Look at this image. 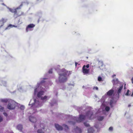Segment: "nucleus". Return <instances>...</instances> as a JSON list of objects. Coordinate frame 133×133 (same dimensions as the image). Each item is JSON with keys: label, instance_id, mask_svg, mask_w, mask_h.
Returning <instances> with one entry per match:
<instances>
[{"label": "nucleus", "instance_id": "f257e3e1", "mask_svg": "<svg viewBox=\"0 0 133 133\" xmlns=\"http://www.w3.org/2000/svg\"><path fill=\"white\" fill-rule=\"evenodd\" d=\"M45 82L43 80L41 81L40 83H38L34 90V95H37L38 97L40 98L41 101L39 102L37 99H35L33 98L31 100L29 104V105H31L32 108L33 109L35 112L37 110L36 108L42 106L43 104L49 98V97L46 96H43L44 93L43 90H45V88H46L44 84Z\"/></svg>", "mask_w": 133, "mask_h": 133}, {"label": "nucleus", "instance_id": "f03ea898", "mask_svg": "<svg viewBox=\"0 0 133 133\" xmlns=\"http://www.w3.org/2000/svg\"><path fill=\"white\" fill-rule=\"evenodd\" d=\"M94 111L92 110L91 109H90L88 111L85 116L80 115L79 118L75 117H72L74 121H69V123L71 124L74 125L76 122L79 123L83 121L85 119H91L93 118L94 117L96 116H95L94 114Z\"/></svg>", "mask_w": 133, "mask_h": 133}, {"label": "nucleus", "instance_id": "7ed1b4c3", "mask_svg": "<svg viewBox=\"0 0 133 133\" xmlns=\"http://www.w3.org/2000/svg\"><path fill=\"white\" fill-rule=\"evenodd\" d=\"M70 74V71H68L64 69H61L59 73L58 79H56V81L57 83L66 82L67 80V76Z\"/></svg>", "mask_w": 133, "mask_h": 133}, {"label": "nucleus", "instance_id": "20e7f679", "mask_svg": "<svg viewBox=\"0 0 133 133\" xmlns=\"http://www.w3.org/2000/svg\"><path fill=\"white\" fill-rule=\"evenodd\" d=\"M8 103V108L10 110L14 109L16 105V103L11 99L9 100Z\"/></svg>", "mask_w": 133, "mask_h": 133}, {"label": "nucleus", "instance_id": "39448f33", "mask_svg": "<svg viewBox=\"0 0 133 133\" xmlns=\"http://www.w3.org/2000/svg\"><path fill=\"white\" fill-rule=\"evenodd\" d=\"M123 84L120 85L119 87L115 91V93L118 98H119V94L123 88Z\"/></svg>", "mask_w": 133, "mask_h": 133}, {"label": "nucleus", "instance_id": "423d86ee", "mask_svg": "<svg viewBox=\"0 0 133 133\" xmlns=\"http://www.w3.org/2000/svg\"><path fill=\"white\" fill-rule=\"evenodd\" d=\"M112 82L113 85V88L114 89V88H116L115 86L118 84H119L120 83L118 79L117 78L116 79H114L112 80Z\"/></svg>", "mask_w": 133, "mask_h": 133}, {"label": "nucleus", "instance_id": "0eeeda50", "mask_svg": "<svg viewBox=\"0 0 133 133\" xmlns=\"http://www.w3.org/2000/svg\"><path fill=\"white\" fill-rule=\"evenodd\" d=\"M35 26V25L33 24H30L27 26L26 28V31L28 32L29 31H31L32 30L31 28L34 27Z\"/></svg>", "mask_w": 133, "mask_h": 133}, {"label": "nucleus", "instance_id": "6e6552de", "mask_svg": "<svg viewBox=\"0 0 133 133\" xmlns=\"http://www.w3.org/2000/svg\"><path fill=\"white\" fill-rule=\"evenodd\" d=\"M29 121L32 123H35L37 121V119L36 118L32 115L30 116L29 117Z\"/></svg>", "mask_w": 133, "mask_h": 133}, {"label": "nucleus", "instance_id": "1a4fd4ad", "mask_svg": "<svg viewBox=\"0 0 133 133\" xmlns=\"http://www.w3.org/2000/svg\"><path fill=\"white\" fill-rule=\"evenodd\" d=\"M22 6V4L20 6L17 7L16 9H11L10 8H8L9 9L10 11L12 12H14L15 14L17 13L16 10L18 9H20L21 8V7Z\"/></svg>", "mask_w": 133, "mask_h": 133}, {"label": "nucleus", "instance_id": "9d476101", "mask_svg": "<svg viewBox=\"0 0 133 133\" xmlns=\"http://www.w3.org/2000/svg\"><path fill=\"white\" fill-rule=\"evenodd\" d=\"M55 127L56 130L59 131L62 130L63 127L57 124H55Z\"/></svg>", "mask_w": 133, "mask_h": 133}, {"label": "nucleus", "instance_id": "9b49d317", "mask_svg": "<svg viewBox=\"0 0 133 133\" xmlns=\"http://www.w3.org/2000/svg\"><path fill=\"white\" fill-rule=\"evenodd\" d=\"M82 72L84 74H87L89 72V70L85 68V65H84L83 67Z\"/></svg>", "mask_w": 133, "mask_h": 133}, {"label": "nucleus", "instance_id": "f8f14e48", "mask_svg": "<svg viewBox=\"0 0 133 133\" xmlns=\"http://www.w3.org/2000/svg\"><path fill=\"white\" fill-rule=\"evenodd\" d=\"M17 129L19 130L20 131L23 133L22 131V130L23 129V125L21 124H18L17 126Z\"/></svg>", "mask_w": 133, "mask_h": 133}, {"label": "nucleus", "instance_id": "ddd939ff", "mask_svg": "<svg viewBox=\"0 0 133 133\" xmlns=\"http://www.w3.org/2000/svg\"><path fill=\"white\" fill-rule=\"evenodd\" d=\"M74 131L76 133H81L82 132L81 129L77 127H76L74 129Z\"/></svg>", "mask_w": 133, "mask_h": 133}, {"label": "nucleus", "instance_id": "4468645a", "mask_svg": "<svg viewBox=\"0 0 133 133\" xmlns=\"http://www.w3.org/2000/svg\"><path fill=\"white\" fill-rule=\"evenodd\" d=\"M114 92V91L112 89L110 90L107 92V94L105 95L108 96H112Z\"/></svg>", "mask_w": 133, "mask_h": 133}, {"label": "nucleus", "instance_id": "2eb2a0df", "mask_svg": "<svg viewBox=\"0 0 133 133\" xmlns=\"http://www.w3.org/2000/svg\"><path fill=\"white\" fill-rule=\"evenodd\" d=\"M7 20V19H4L3 18H2V19L0 21V24H2V25H1V26L0 27H1L3 25V24Z\"/></svg>", "mask_w": 133, "mask_h": 133}, {"label": "nucleus", "instance_id": "dca6fc26", "mask_svg": "<svg viewBox=\"0 0 133 133\" xmlns=\"http://www.w3.org/2000/svg\"><path fill=\"white\" fill-rule=\"evenodd\" d=\"M57 101L56 99H53L51 101V102L50 103V104L51 106H52L53 105L56 104V103Z\"/></svg>", "mask_w": 133, "mask_h": 133}, {"label": "nucleus", "instance_id": "f3484780", "mask_svg": "<svg viewBox=\"0 0 133 133\" xmlns=\"http://www.w3.org/2000/svg\"><path fill=\"white\" fill-rule=\"evenodd\" d=\"M94 131L93 128L92 127L89 128L88 129V133H92Z\"/></svg>", "mask_w": 133, "mask_h": 133}, {"label": "nucleus", "instance_id": "a211bd4d", "mask_svg": "<svg viewBox=\"0 0 133 133\" xmlns=\"http://www.w3.org/2000/svg\"><path fill=\"white\" fill-rule=\"evenodd\" d=\"M63 128L66 131H67L69 129V128L67 125L65 124H63Z\"/></svg>", "mask_w": 133, "mask_h": 133}, {"label": "nucleus", "instance_id": "6ab92c4d", "mask_svg": "<svg viewBox=\"0 0 133 133\" xmlns=\"http://www.w3.org/2000/svg\"><path fill=\"white\" fill-rule=\"evenodd\" d=\"M17 26H15V25H12V24H10L6 28H5V29H9V28H12L13 27H17Z\"/></svg>", "mask_w": 133, "mask_h": 133}, {"label": "nucleus", "instance_id": "aec40b11", "mask_svg": "<svg viewBox=\"0 0 133 133\" xmlns=\"http://www.w3.org/2000/svg\"><path fill=\"white\" fill-rule=\"evenodd\" d=\"M2 84H1V85H3L5 87H6L7 86V83L6 81H2Z\"/></svg>", "mask_w": 133, "mask_h": 133}, {"label": "nucleus", "instance_id": "412c9836", "mask_svg": "<svg viewBox=\"0 0 133 133\" xmlns=\"http://www.w3.org/2000/svg\"><path fill=\"white\" fill-rule=\"evenodd\" d=\"M114 102V99L113 98H111V99L110 101V106L112 107L113 106L112 104H113V103Z\"/></svg>", "mask_w": 133, "mask_h": 133}, {"label": "nucleus", "instance_id": "4be33fe9", "mask_svg": "<svg viewBox=\"0 0 133 133\" xmlns=\"http://www.w3.org/2000/svg\"><path fill=\"white\" fill-rule=\"evenodd\" d=\"M9 99H1V101L3 102L6 103L8 102Z\"/></svg>", "mask_w": 133, "mask_h": 133}, {"label": "nucleus", "instance_id": "5701e85b", "mask_svg": "<svg viewBox=\"0 0 133 133\" xmlns=\"http://www.w3.org/2000/svg\"><path fill=\"white\" fill-rule=\"evenodd\" d=\"M104 119L103 116H99L97 117V119L99 121H101Z\"/></svg>", "mask_w": 133, "mask_h": 133}, {"label": "nucleus", "instance_id": "b1692460", "mask_svg": "<svg viewBox=\"0 0 133 133\" xmlns=\"http://www.w3.org/2000/svg\"><path fill=\"white\" fill-rule=\"evenodd\" d=\"M38 133H44L43 131L41 129H39L37 131Z\"/></svg>", "mask_w": 133, "mask_h": 133}, {"label": "nucleus", "instance_id": "393cba45", "mask_svg": "<svg viewBox=\"0 0 133 133\" xmlns=\"http://www.w3.org/2000/svg\"><path fill=\"white\" fill-rule=\"evenodd\" d=\"M84 125H85V126L87 127H88L90 126L89 124L88 123H87V122H84Z\"/></svg>", "mask_w": 133, "mask_h": 133}, {"label": "nucleus", "instance_id": "a878e982", "mask_svg": "<svg viewBox=\"0 0 133 133\" xmlns=\"http://www.w3.org/2000/svg\"><path fill=\"white\" fill-rule=\"evenodd\" d=\"M99 124H100L97 123L95 125V126L96 128L98 129L99 128L98 126Z\"/></svg>", "mask_w": 133, "mask_h": 133}, {"label": "nucleus", "instance_id": "bb28decb", "mask_svg": "<svg viewBox=\"0 0 133 133\" xmlns=\"http://www.w3.org/2000/svg\"><path fill=\"white\" fill-rule=\"evenodd\" d=\"M105 109L106 111H108L110 110V108L109 107H106Z\"/></svg>", "mask_w": 133, "mask_h": 133}, {"label": "nucleus", "instance_id": "cd10ccee", "mask_svg": "<svg viewBox=\"0 0 133 133\" xmlns=\"http://www.w3.org/2000/svg\"><path fill=\"white\" fill-rule=\"evenodd\" d=\"M4 109V108L0 105V111H2Z\"/></svg>", "mask_w": 133, "mask_h": 133}, {"label": "nucleus", "instance_id": "c85d7f7f", "mask_svg": "<svg viewBox=\"0 0 133 133\" xmlns=\"http://www.w3.org/2000/svg\"><path fill=\"white\" fill-rule=\"evenodd\" d=\"M130 90H128L127 92L125 94L126 96H129L130 95L129 94V93L130 92Z\"/></svg>", "mask_w": 133, "mask_h": 133}, {"label": "nucleus", "instance_id": "c756f323", "mask_svg": "<svg viewBox=\"0 0 133 133\" xmlns=\"http://www.w3.org/2000/svg\"><path fill=\"white\" fill-rule=\"evenodd\" d=\"M102 78L100 77H99L98 78V80L99 81H102Z\"/></svg>", "mask_w": 133, "mask_h": 133}, {"label": "nucleus", "instance_id": "7c9ffc66", "mask_svg": "<svg viewBox=\"0 0 133 133\" xmlns=\"http://www.w3.org/2000/svg\"><path fill=\"white\" fill-rule=\"evenodd\" d=\"M20 108L21 109H22V110H23L24 109V106H23V105H21L20 107Z\"/></svg>", "mask_w": 133, "mask_h": 133}, {"label": "nucleus", "instance_id": "2f4dec72", "mask_svg": "<svg viewBox=\"0 0 133 133\" xmlns=\"http://www.w3.org/2000/svg\"><path fill=\"white\" fill-rule=\"evenodd\" d=\"M3 120V118L1 116H0V122H2V121Z\"/></svg>", "mask_w": 133, "mask_h": 133}, {"label": "nucleus", "instance_id": "473e14b6", "mask_svg": "<svg viewBox=\"0 0 133 133\" xmlns=\"http://www.w3.org/2000/svg\"><path fill=\"white\" fill-rule=\"evenodd\" d=\"M22 87H20L19 88H18V90H19V91L21 92L22 91Z\"/></svg>", "mask_w": 133, "mask_h": 133}, {"label": "nucleus", "instance_id": "72a5a7b5", "mask_svg": "<svg viewBox=\"0 0 133 133\" xmlns=\"http://www.w3.org/2000/svg\"><path fill=\"white\" fill-rule=\"evenodd\" d=\"M113 128L112 127H110L109 128V130L110 131H112L113 130Z\"/></svg>", "mask_w": 133, "mask_h": 133}, {"label": "nucleus", "instance_id": "f704fd0d", "mask_svg": "<svg viewBox=\"0 0 133 133\" xmlns=\"http://www.w3.org/2000/svg\"><path fill=\"white\" fill-rule=\"evenodd\" d=\"M48 72L49 74H51L52 73V69H50V70Z\"/></svg>", "mask_w": 133, "mask_h": 133}, {"label": "nucleus", "instance_id": "c9c22d12", "mask_svg": "<svg viewBox=\"0 0 133 133\" xmlns=\"http://www.w3.org/2000/svg\"><path fill=\"white\" fill-rule=\"evenodd\" d=\"M98 88L97 87H94V89H96V90H98Z\"/></svg>", "mask_w": 133, "mask_h": 133}, {"label": "nucleus", "instance_id": "e433bc0d", "mask_svg": "<svg viewBox=\"0 0 133 133\" xmlns=\"http://www.w3.org/2000/svg\"><path fill=\"white\" fill-rule=\"evenodd\" d=\"M89 67V64H88L86 66H85V68H88Z\"/></svg>", "mask_w": 133, "mask_h": 133}, {"label": "nucleus", "instance_id": "4c0bfd02", "mask_svg": "<svg viewBox=\"0 0 133 133\" xmlns=\"http://www.w3.org/2000/svg\"><path fill=\"white\" fill-rule=\"evenodd\" d=\"M3 114L5 116H7V114L6 113L4 112L3 113Z\"/></svg>", "mask_w": 133, "mask_h": 133}, {"label": "nucleus", "instance_id": "58836bf2", "mask_svg": "<svg viewBox=\"0 0 133 133\" xmlns=\"http://www.w3.org/2000/svg\"><path fill=\"white\" fill-rule=\"evenodd\" d=\"M131 80L132 81V83L133 84V77L131 79Z\"/></svg>", "mask_w": 133, "mask_h": 133}, {"label": "nucleus", "instance_id": "ea45409f", "mask_svg": "<svg viewBox=\"0 0 133 133\" xmlns=\"http://www.w3.org/2000/svg\"><path fill=\"white\" fill-rule=\"evenodd\" d=\"M78 63L77 62H75V66H77V64Z\"/></svg>", "mask_w": 133, "mask_h": 133}, {"label": "nucleus", "instance_id": "a19ab883", "mask_svg": "<svg viewBox=\"0 0 133 133\" xmlns=\"http://www.w3.org/2000/svg\"><path fill=\"white\" fill-rule=\"evenodd\" d=\"M69 85L70 86V85H72L73 86H74V85H73V84H70Z\"/></svg>", "mask_w": 133, "mask_h": 133}, {"label": "nucleus", "instance_id": "79ce46f5", "mask_svg": "<svg viewBox=\"0 0 133 133\" xmlns=\"http://www.w3.org/2000/svg\"><path fill=\"white\" fill-rule=\"evenodd\" d=\"M115 76H116V75H115V74L114 75L112 76V77H115Z\"/></svg>", "mask_w": 133, "mask_h": 133}, {"label": "nucleus", "instance_id": "37998d69", "mask_svg": "<svg viewBox=\"0 0 133 133\" xmlns=\"http://www.w3.org/2000/svg\"><path fill=\"white\" fill-rule=\"evenodd\" d=\"M125 84L124 87V89H126V87H125Z\"/></svg>", "mask_w": 133, "mask_h": 133}, {"label": "nucleus", "instance_id": "c03bdc74", "mask_svg": "<svg viewBox=\"0 0 133 133\" xmlns=\"http://www.w3.org/2000/svg\"><path fill=\"white\" fill-rule=\"evenodd\" d=\"M130 106H131V105H130V104L129 105H128V107H130Z\"/></svg>", "mask_w": 133, "mask_h": 133}, {"label": "nucleus", "instance_id": "a18cd8bd", "mask_svg": "<svg viewBox=\"0 0 133 133\" xmlns=\"http://www.w3.org/2000/svg\"><path fill=\"white\" fill-rule=\"evenodd\" d=\"M103 105H104V103H103L102 104V106H103Z\"/></svg>", "mask_w": 133, "mask_h": 133}, {"label": "nucleus", "instance_id": "49530a36", "mask_svg": "<svg viewBox=\"0 0 133 133\" xmlns=\"http://www.w3.org/2000/svg\"><path fill=\"white\" fill-rule=\"evenodd\" d=\"M34 127L35 128L36 127V126L35 125H34Z\"/></svg>", "mask_w": 133, "mask_h": 133}, {"label": "nucleus", "instance_id": "de8ad7c7", "mask_svg": "<svg viewBox=\"0 0 133 133\" xmlns=\"http://www.w3.org/2000/svg\"><path fill=\"white\" fill-rule=\"evenodd\" d=\"M39 21V20H38V23Z\"/></svg>", "mask_w": 133, "mask_h": 133}, {"label": "nucleus", "instance_id": "09e8293b", "mask_svg": "<svg viewBox=\"0 0 133 133\" xmlns=\"http://www.w3.org/2000/svg\"><path fill=\"white\" fill-rule=\"evenodd\" d=\"M70 116H69V117H68V118H70Z\"/></svg>", "mask_w": 133, "mask_h": 133}, {"label": "nucleus", "instance_id": "8fccbe9b", "mask_svg": "<svg viewBox=\"0 0 133 133\" xmlns=\"http://www.w3.org/2000/svg\"><path fill=\"white\" fill-rule=\"evenodd\" d=\"M84 86H83V88H84Z\"/></svg>", "mask_w": 133, "mask_h": 133}, {"label": "nucleus", "instance_id": "3c124183", "mask_svg": "<svg viewBox=\"0 0 133 133\" xmlns=\"http://www.w3.org/2000/svg\"><path fill=\"white\" fill-rule=\"evenodd\" d=\"M99 110H98V112H99Z\"/></svg>", "mask_w": 133, "mask_h": 133}, {"label": "nucleus", "instance_id": "603ef678", "mask_svg": "<svg viewBox=\"0 0 133 133\" xmlns=\"http://www.w3.org/2000/svg\"><path fill=\"white\" fill-rule=\"evenodd\" d=\"M2 4H3V5H4V4L3 3Z\"/></svg>", "mask_w": 133, "mask_h": 133}]
</instances>
